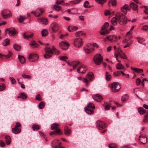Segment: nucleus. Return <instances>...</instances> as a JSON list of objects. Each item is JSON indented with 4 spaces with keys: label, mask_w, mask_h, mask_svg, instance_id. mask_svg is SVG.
Here are the masks:
<instances>
[{
    "label": "nucleus",
    "mask_w": 148,
    "mask_h": 148,
    "mask_svg": "<svg viewBox=\"0 0 148 148\" xmlns=\"http://www.w3.org/2000/svg\"><path fill=\"white\" fill-rule=\"evenodd\" d=\"M10 41L9 40L6 39L3 42V44L4 46H6L9 44Z\"/></svg>",
    "instance_id": "obj_45"
},
{
    "label": "nucleus",
    "mask_w": 148,
    "mask_h": 148,
    "mask_svg": "<svg viewBox=\"0 0 148 148\" xmlns=\"http://www.w3.org/2000/svg\"><path fill=\"white\" fill-rule=\"evenodd\" d=\"M5 139L6 144L7 145H9L11 142L10 137L8 135H6L5 136Z\"/></svg>",
    "instance_id": "obj_26"
},
{
    "label": "nucleus",
    "mask_w": 148,
    "mask_h": 148,
    "mask_svg": "<svg viewBox=\"0 0 148 148\" xmlns=\"http://www.w3.org/2000/svg\"><path fill=\"white\" fill-rule=\"evenodd\" d=\"M82 0H75L73 1H70V3H72L73 4H77L79 3Z\"/></svg>",
    "instance_id": "obj_63"
},
{
    "label": "nucleus",
    "mask_w": 148,
    "mask_h": 148,
    "mask_svg": "<svg viewBox=\"0 0 148 148\" xmlns=\"http://www.w3.org/2000/svg\"><path fill=\"white\" fill-rule=\"evenodd\" d=\"M84 34V32L81 31L77 32L75 33V35L77 36H80Z\"/></svg>",
    "instance_id": "obj_47"
},
{
    "label": "nucleus",
    "mask_w": 148,
    "mask_h": 148,
    "mask_svg": "<svg viewBox=\"0 0 148 148\" xmlns=\"http://www.w3.org/2000/svg\"><path fill=\"white\" fill-rule=\"evenodd\" d=\"M117 18L116 17V15L115 17L113 18L111 21V22L112 25H116L117 23Z\"/></svg>",
    "instance_id": "obj_25"
},
{
    "label": "nucleus",
    "mask_w": 148,
    "mask_h": 148,
    "mask_svg": "<svg viewBox=\"0 0 148 148\" xmlns=\"http://www.w3.org/2000/svg\"><path fill=\"white\" fill-rule=\"evenodd\" d=\"M59 45L62 49L63 50H66L68 49L70 45L66 41H63L60 43Z\"/></svg>",
    "instance_id": "obj_11"
},
{
    "label": "nucleus",
    "mask_w": 148,
    "mask_h": 148,
    "mask_svg": "<svg viewBox=\"0 0 148 148\" xmlns=\"http://www.w3.org/2000/svg\"><path fill=\"white\" fill-rule=\"evenodd\" d=\"M138 111L140 114H143L146 112V110L142 107H139L138 108Z\"/></svg>",
    "instance_id": "obj_33"
},
{
    "label": "nucleus",
    "mask_w": 148,
    "mask_h": 148,
    "mask_svg": "<svg viewBox=\"0 0 148 148\" xmlns=\"http://www.w3.org/2000/svg\"><path fill=\"white\" fill-rule=\"evenodd\" d=\"M38 58V55L34 53H30L28 57L29 60L31 62H33L36 61Z\"/></svg>",
    "instance_id": "obj_8"
},
{
    "label": "nucleus",
    "mask_w": 148,
    "mask_h": 148,
    "mask_svg": "<svg viewBox=\"0 0 148 148\" xmlns=\"http://www.w3.org/2000/svg\"><path fill=\"white\" fill-rule=\"evenodd\" d=\"M130 6L131 8L134 11L137 10L138 8L137 5L134 3L132 2H130Z\"/></svg>",
    "instance_id": "obj_16"
},
{
    "label": "nucleus",
    "mask_w": 148,
    "mask_h": 148,
    "mask_svg": "<svg viewBox=\"0 0 148 148\" xmlns=\"http://www.w3.org/2000/svg\"><path fill=\"white\" fill-rule=\"evenodd\" d=\"M96 126L97 128L100 130L104 129L106 127L105 123L100 120L97 121Z\"/></svg>",
    "instance_id": "obj_9"
},
{
    "label": "nucleus",
    "mask_w": 148,
    "mask_h": 148,
    "mask_svg": "<svg viewBox=\"0 0 148 148\" xmlns=\"http://www.w3.org/2000/svg\"><path fill=\"white\" fill-rule=\"evenodd\" d=\"M105 104L104 103L103 104V106L104 107V109L105 110H108L110 109V105H105Z\"/></svg>",
    "instance_id": "obj_55"
},
{
    "label": "nucleus",
    "mask_w": 148,
    "mask_h": 148,
    "mask_svg": "<svg viewBox=\"0 0 148 148\" xmlns=\"http://www.w3.org/2000/svg\"><path fill=\"white\" fill-rule=\"evenodd\" d=\"M84 110L88 114H91L94 113V111L92 109L88 108H85Z\"/></svg>",
    "instance_id": "obj_27"
},
{
    "label": "nucleus",
    "mask_w": 148,
    "mask_h": 148,
    "mask_svg": "<svg viewBox=\"0 0 148 148\" xmlns=\"http://www.w3.org/2000/svg\"><path fill=\"white\" fill-rule=\"evenodd\" d=\"M61 143L59 142L58 140H55L51 143V146L53 148H63L61 146Z\"/></svg>",
    "instance_id": "obj_7"
},
{
    "label": "nucleus",
    "mask_w": 148,
    "mask_h": 148,
    "mask_svg": "<svg viewBox=\"0 0 148 148\" xmlns=\"http://www.w3.org/2000/svg\"><path fill=\"white\" fill-rule=\"evenodd\" d=\"M9 34L10 36H12L16 34V32L14 29H11L9 32Z\"/></svg>",
    "instance_id": "obj_46"
},
{
    "label": "nucleus",
    "mask_w": 148,
    "mask_h": 148,
    "mask_svg": "<svg viewBox=\"0 0 148 148\" xmlns=\"http://www.w3.org/2000/svg\"><path fill=\"white\" fill-rule=\"evenodd\" d=\"M13 47L16 50L19 51L20 50L21 47L18 45L15 44L14 45Z\"/></svg>",
    "instance_id": "obj_38"
},
{
    "label": "nucleus",
    "mask_w": 148,
    "mask_h": 148,
    "mask_svg": "<svg viewBox=\"0 0 148 148\" xmlns=\"http://www.w3.org/2000/svg\"><path fill=\"white\" fill-rule=\"evenodd\" d=\"M109 33V32L107 30L103 31L100 32V34L104 36L107 34H108Z\"/></svg>",
    "instance_id": "obj_52"
},
{
    "label": "nucleus",
    "mask_w": 148,
    "mask_h": 148,
    "mask_svg": "<svg viewBox=\"0 0 148 148\" xmlns=\"http://www.w3.org/2000/svg\"><path fill=\"white\" fill-rule=\"evenodd\" d=\"M81 63L78 61H72L73 67V69H75L76 67H78Z\"/></svg>",
    "instance_id": "obj_20"
},
{
    "label": "nucleus",
    "mask_w": 148,
    "mask_h": 148,
    "mask_svg": "<svg viewBox=\"0 0 148 148\" xmlns=\"http://www.w3.org/2000/svg\"><path fill=\"white\" fill-rule=\"evenodd\" d=\"M53 8L57 11H59L61 10V7L59 6L54 5Z\"/></svg>",
    "instance_id": "obj_62"
},
{
    "label": "nucleus",
    "mask_w": 148,
    "mask_h": 148,
    "mask_svg": "<svg viewBox=\"0 0 148 148\" xmlns=\"http://www.w3.org/2000/svg\"><path fill=\"white\" fill-rule=\"evenodd\" d=\"M38 21L39 23H41L43 24H47L48 23L47 19L45 18H39L38 19Z\"/></svg>",
    "instance_id": "obj_19"
},
{
    "label": "nucleus",
    "mask_w": 148,
    "mask_h": 148,
    "mask_svg": "<svg viewBox=\"0 0 148 148\" xmlns=\"http://www.w3.org/2000/svg\"><path fill=\"white\" fill-rule=\"evenodd\" d=\"M89 4V3L88 1H86L83 4V6L85 8H88V5Z\"/></svg>",
    "instance_id": "obj_61"
},
{
    "label": "nucleus",
    "mask_w": 148,
    "mask_h": 148,
    "mask_svg": "<svg viewBox=\"0 0 148 148\" xmlns=\"http://www.w3.org/2000/svg\"><path fill=\"white\" fill-rule=\"evenodd\" d=\"M86 78H84L83 79V81L84 82L86 86L88 87V81L87 79V78L89 79V81H92L94 78V75L92 72H89L86 75Z\"/></svg>",
    "instance_id": "obj_3"
},
{
    "label": "nucleus",
    "mask_w": 148,
    "mask_h": 148,
    "mask_svg": "<svg viewBox=\"0 0 148 148\" xmlns=\"http://www.w3.org/2000/svg\"><path fill=\"white\" fill-rule=\"evenodd\" d=\"M12 131L13 133L17 134L21 132V130L18 128H14L12 129Z\"/></svg>",
    "instance_id": "obj_30"
},
{
    "label": "nucleus",
    "mask_w": 148,
    "mask_h": 148,
    "mask_svg": "<svg viewBox=\"0 0 148 148\" xmlns=\"http://www.w3.org/2000/svg\"><path fill=\"white\" fill-rule=\"evenodd\" d=\"M103 60V57L100 54H97L93 57L94 62L97 65L100 64L102 62Z\"/></svg>",
    "instance_id": "obj_2"
},
{
    "label": "nucleus",
    "mask_w": 148,
    "mask_h": 148,
    "mask_svg": "<svg viewBox=\"0 0 148 148\" xmlns=\"http://www.w3.org/2000/svg\"><path fill=\"white\" fill-rule=\"evenodd\" d=\"M18 58L21 64H23L25 62V59L23 56H21L20 55H18Z\"/></svg>",
    "instance_id": "obj_24"
},
{
    "label": "nucleus",
    "mask_w": 148,
    "mask_h": 148,
    "mask_svg": "<svg viewBox=\"0 0 148 148\" xmlns=\"http://www.w3.org/2000/svg\"><path fill=\"white\" fill-rule=\"evenodd\" d=\"M62 134V132L61 131L60 129H58L56 130L52 131L49 133L50 135L51 136L53 134Z\"/></svg>",
    "instance_id": "obj_22"
},
{
    "label": "nucleus",
    "mask_w": 148,
    "mask_h": 148,
    "mask_svg": "<svg viewBox=\"0 0 148 148\" xmlns=\"http://www.w3.org/2000/svg\"><path fill=\"white\" fill-rule=\"evenodd\" d=\"M84 50L85 52L88 54L91 53L93 50V46L90 44H88L84 47Z\"/></svg>",
    "instance_id": "obj_6"
},
{
    "label": "nucleus",
    "mask_w": 148,
    "mask_h": 148,
    "mask_svg": "<svg viewBox=\"0 0 148 148\" xmlns=\"http://www.w3.org/2000/svg\"><path fill=\"white\" fill-rule=\"evenodd\" d=\"M119 85V83L117 82H114L111 84L110 88L112 91L114 92H118L121 88L120 85L119 87H118Z\"/></svg>",
    "instance_id": "obj_5"
},
{
    "label": "nucleus",
    "mask_w": 148,
    "mask_h": 148,
    "mask_svg": "<svg viewBox=\"0 0 148 148\" xmlns=\"http://www.w3.org/2000/svg\"><path fill=\"white\" fill-rule=\"evenodd\" d=\"M107 38L108 39V40L110 42H116L117 40V36L114 35H110L107 36Z\"/></svg>",
    "instance_id": "obj_13"
},
{
    "label": "nucleus",
    "mask_w": 148,
    "mask_h": 148,
    "mask_svg": "<svg viewBox=\"0 0 148 148\" xmlns=\"http://www.w3.org/2000/svg\"><path fill=\"white\" fill-rule=\"evenodd\" d=\"M42 35V36H45L48 34V31L46 29H44L41 31Z\"/></svg>",
    "instance_id": "obj_39"
},
{
    "label": "nucleus",
    "mask_w": 148,
    "mask_h": 148,
    "mask_svg": "<svg viewBox=\"0 0 148 148\" xmlns=\"http://www.w3.org/2000/svg\"><path fill=\"white\" fill-rule=\"evenodd\" d=\"M64 134L66 136L69 135L71 133V130L69 129L68 127H65L64 129Z\"/></svg>",
    "instance_id": "obj_28"
},
{
    "label": "nucleus",
    "mask_w": 148,
    "mask_h": 148,
    "mask_svg": "<svg viewBox=\"0 0 148 148\" xmlns=\"http://www.w3.org/2000/svg\"><path fill=\"white\" fill-rule=\"evenodd\" d=\"M32 127L33 130L34 131H37L40 128L39 125L35 124H34L32 125Z\"/></svg>",
    "instance_id": "obj_35"
},
{
    "label": "nucleus",
    "mask_w": 148,
    "mask_h": 148,
    "mask_svg": "<svg viewBox=\"0 0 148 148\" xmlns=\"http://www.w3.org/2000/svg\"><path fill=\"white\" fill-rule=\"evenodd\" d=\"M119 56L121 58L125 59L126 58V56L124 52H123L122 53L120 54Z\"/></svg>",
    "instance_id": "obj_51"
},
{
    "label": "nucleus",
    "mask_w": 148,
    "mask_h": 148,
    "mask_svg": "<svg viewBox=\"0 0 148 148\" xmlns=\"http://www.w3.org/2000/svg\"><path fill=\"white\" fill-rule=\"evenodd\" d=\"M1 15L4 19L8 18L11 16L10 11L8 10H4L2 11Z\"/></svg>",
    "instance_id": "obj_12"
},
{
    "label": "nucleus",
    "mask_w": 148,
    "mask_h": 148,
    "mask_svg": "<svg viewBox=\"0 0 148 148\" xmlns=\"http://www.w3.org/2000/svg\"><path fill=\"white\" fill-rule=\"evenodd\" d=\"M59 25L56 22H53L50 25L49 31L51 33H54L57 31L59 28Z\"/></svg>",
    "instance_id": "obj_4"
},
{
    "label": "nucleus",
    "mask_w": 148,
    "mask_h": 148,
    "mask_svg": "<svg viewBox=\"0 0 148 148\" xmlns=\"http://www.w3.org/2000/svg\"><path fill=\"white\" fill-rule=\"evenodd\" d=\"M131 69L137 73H142L143 71V70L142 69L133 68V67H131Z\"/></svg>",
    "instance_id": "obj_31"
},
{
    "label": "nucleus",
    "mask_w": 148,
    "mask_h": 148,
    "mask_svg": "<svg viewBox=\"0 0 148 148\" xmlns=\"http://www.w3.org/2000/svg\"><path fill=\"white\" fill-rule=\"evenodd\" d=\"M52 54L53 53H49V54L48 53H46L44 55V57L46 58H49L52 56Z\"/></svg>",
    "instance_id": "obj_57"
},
{
    "label": "nucleus",
    "mask_w": 148,
    "mask_h": 148,
    "mask_svg": "<svg viewBox=\"0 0 148 148\" xmlns=\"http://www.w3.org/2000/svg\"><path fill=\"white\" fill-rule=\"evenodd\" d=\"M34 35L33 34H32L29 35H27L25 33H24L23 34V36L24 38L26 39H28L32 37Z\"/></svg>",
    "instance_id": "obj_43"
},
{
    "label": "nucleus",
    "mask_w": 148,
    "mask_h": 148,
    "mask_svg": "<svg viewBox=\"0 0 148 148\" xmlns=\"http://www.w3.org/2000/svg\"><path fill=\"white\" fill-rule=\"evenodd\" d=\"M60 125L58 123H54L51 126V129L52 130H54V129H57L58 127Z\"/></svg>",
    "instance_id": "obj_32"
},
{
    "label": "nucleus",
    "mask_w": 148,
    "mask_h": 148,
    "mask_svg": "<svg viewBox=\"0 0 148 148\" xmlns=\"http://www.w3.org/2000/svg\"><path fill=\"white\" fill-rule=\"evenodd\" d=\"M116 69L118 70H122L124 69V67L121 63H118L116 65Z\"/></svg>",
    "instance_id": "obj_40"
},
{
    "label": "nucleus",
    "mask_w": 148,
    "mask_h": 148,
    "mask_svg": "<svg viewBox=\"0 0 148 148\" xmlns=\"http://www.w3.org/2000/svg\"><path fill=\"white\" fill-rule=\"evenodd\" d=\"M20 95H21V97L23 99H25L27 97V94L24 92H21Z\"/></svg>",
    "instance_id": "obj_41"
},
{
    "label": "nucleus",
    "mask_w": 148,
    "mask_h": 148,
    "mask_svg": "<svg viewBox=\"0 0 148 148\" xmlns=\"http://www.w3.org/2000/svg\"><path fill=\"white\" fill-rule=\"evenodd\" d=\"M139 140L141 143L145 144L147 142V138L145 135H141L139 137Z\"/></svg>",
    "instance_id": "obj_14"
},
{
    "label": "nucleus",
    "mask_w": 148,
    "mask_h": 148,
    "mask_svg": "<svg viewBox=\"0 0 148 148\" xmlns=\"http://www.w3.org/2000/svg\"><path fill=\"white\" fill-rule=\"evenodd\" d=\"M129 96L127 94L123 95L121 98V101L122 102H125L129 99Z\"/></svg>",
    "instance_id": "obj_21"
},
{
    "label": "nucleus",
    "mask_w": 148,
    "mask_h": 148,
    "mask_svg": "<svg viewBox=\"0 0 148 148\" xmlns=\"http://www.w3.org/2000/svg\"><path fill=\"white\" fill-rule=\"evenodd\" d=\"M123 9H125L126 10H131V9L129 8L128 5L127 4L125 5L122 7V8L121 9L122 11H123Z\"/></svg>",
    "instance_id": "obj_56"
},
{
    "label": "nucleus",
    "mask_w": 148,
    "mask_h": 148,
    "mask_svg": "<svg viewBox=\"0 0 148 148\" xmlns=\"http://www.w3.org/2000/svg\"><path fill=\"white\" fill-rule=\"evenodd\" d=\"M30 45L34 48L38 47L39 45L37 44L34 40H33L30 42L29 44Z\"/></svg>",
    "instance_id": "obj_23"
},
{
    "label": "nucleus",
    "mask_w": 148,
    "mask_h": 148,
    "mask_svg": "<svg viewBox=\"0 0 148 148\" xmlns=\"http://www.w3.org/2000/svg\"><path fill=\"white\" fill-rule=\"evenodd\" d=\"M95 1L99 4H101L102 5L105 2L106 0H95Z\"/></svg>",
    "instance_id": "obj_58"
},
{
    "label": "nucleus",
    "mask_w": 148,
    "mask_h": 148,
    "mask_svg": "<svg viewBox=\"0 0 148 148\" xmlns=\"http://www.w3.org/2000/svg\"><path fill=\"white\" fill-rule=\"evenodd\" d=\"M45 52L47 53H53V52L52 50L49 47H47L45 48Z\"/></svg>",
    "instance_id": "obj_36"
},
{
    "label": "nucleus",
    "mask_w": 148,
    "mask_h": 148,
    "mask_svg": "<svg viewBox=\"0 0 148 148\" xmlns=\"http://www.w3.org/2000/svg\"><path fill=\"white\" fill-rule=\"evenodd\" d=\"M74 44L75 47H80L82 44V39L80 38L75 39L74 41Z\"/></svg>",
    "instance_id": "obj_10"
},
{
    "label": "nucleus",
    "mask_w": 148,
    "mask_h": 148,
    "mask_svg": "<svg viewBox=\"0 0 148 148\" xmlns=\"http://www.w3.org/2000/svg\"><path fill=\"white\" fill-rule=\"evenodd\" d=\"M59 58L61 60L63 61H66V59H68V58L66 56H59Z\"/></svg>",
    "instance_id": "obj_59"
},
{
    "label": "nucleus",
    "mask_w": 148,
    "mask_h": 148,
    "mask_svg": "<svg viewBox=\"0 0 148 148\" xmlns=\"http://www.w3.org/2000/svg\"><path fill=\"white\" fill-rule=\"evenodd\" d=\"M136 38L138 40V42L139 43L142 44L145 41V40L143 38Z\"/></svg>",
    "instance_id": "obj_49"
},
{
    "label": "nucleus",
    "mask_w": 148,
    "mask_h": 148,
    "mask_svg": "<svg viewBox=\"0 0 148 148\" xmlns=\"http://www.w3.org/2000/svg\"><path fill=\"white\" fill-rule=\"evenodd\" d=\"M105 78L106 81H110L112 79V75L108 72H106L105 74Z\"/></svg>",
    "instance_id": "obj_17"
},
{
    "label": "nucleus",
    "mask_w": 148,
    "mask_h": 148,
    "mask_svg": "<svg viewBox=\"0 0 148 148\" xmlns=\"http://www.w3.org/2000/svg\"><path fill=\"white\" fill-rule=\"evenodd\" d=\"M116 17L118 21L121 25H124L127 23V18L126 16L121 13L118 12L116 14Z\"/></svg>",
    "instance_id": "obj_1"
},
{
    "label": "nucleus",
    "mask_w": 148,
    "mask_h": 148,
    "mask_svg": "<svg viewBox=\"0 0 148 148\" xmlns=\"http://www.w3.org/2000/svg\"><path fill=\"white\" fill-rule=\"evenodd\" d=\"M111 4L113 6H116V0H111L108 2V5L109 6H110Z\"/></svg>",
    "instance_id": "obj_29"
},
{
    "label": "nucleus",
    "mask_w": 148,
    "mask_h": 148,
    "mask_svg": "<svg viewBox=\"0 0 148 148\" xmlns=\"http://www.w3.org/2000/svg\"><path fill=\"white\" fill-rule=\"evenodd\" d=\"M26 18L25 16L20 15L18 18V19L19 22L22 23Z\"/></svg>",
    "instance_id": "obj_34"
},
{
    "label": "nucleus",
    "mask_w": 148,
    "mask_h": 148,
    "mask_svg": "<svg viewBox=\"0 0 148 148\" xmlns=\"http://www.w3.org/2000/svg\"><path fill=\"white\" fill-rule=\"evenodd\" d=\"M109 24L108 22H106L104 25L101 27V30H103L109 26Z\"/></svg>",
    "instance_id": "obj_42"
},
{
    "label": "nucleus",
    "mask_w": 148,
    "mask_h": 148,
    "mask_svg": "<svg viewBox=\"0 0 148 148\" xmlns=\"http://www.w3.org/2000/svg\"><path fill=\"white\" fill-rule=\"evenodd\" d=\"M148 29V25H145L143 26L142 28L141 29L144 31H146Z\"/></svg>",
    "instance_id": "obj_64"
},
{
    "label": "nucleus",
    "mask_w": 148,
    "mask_h": 148,
    "mask_svg": "<svg viewBox=\"0 0 148 148\" xmlns=\"http://www.w3.org/2000/svg\"><path fill=\"white\" fill-rule=\"evenodd\" d=\"M6 88V86L4 84H0V91L4 90Z\"/></svg>",
    "instance_id": "obj_44"
},
{
    "label": "nucleus",
    "mask_w": 148,
    "mask_h": 148,
    "mask_svg": "<svg viewBox=\"0 0 148 148\" xmlns=\"http://www.w3.org/2000/svg\"><path fill=\"white\" fill-rule=\"evenodd\" d=\"M12 52L11 51H9L7 55H4V57L6 58H9L12 56Z\"/></svg>",
    "instance_id": "obj_48"
},
{
    "label": "nucleus",
    "mask_w": 148,
    "mask_h": 148,
    "mask_svg": "<svg viewBox=\"0 0 148 148\" xmlns=\"http://www.w3.org/2000/svg\"><path fill=\"white\" fill-rule=\"evenodd\" d=\"M86 108L90 109H94L95 108V106L93 103H90L88 104Z\"/></svg>",
    "instance_id": "obj_37"
},
{
    "label": "nucleus",
    "mask_w": 148,
    "mask_h": 148,
    "mask_svg": "<svg viewBox=\"0 0 148 148\" xmlns=\"http://www.w3.org/2000/svg\"><path fill=\"white\" fill-rule=\"evenodd\" d=\"M78 28L77 27V26H71L68 27V29L69 32H72L76 30Z\"/></svg>",
    "instance_id": "obj_18"
},
{
    "label": "nucleus",
    "mask_w": 148,
    "mask_h": 148,
    "mask_svg": "<svg viewBox=\"0 0 148 148\" xmlns=\"http://www.w3.org/2000/svg\"><path fill=\"white\" fill-rule=\"evenodd\" d=\"M94 99L98 102H101L103 99L102 97L100 95L96 94L93 96Z\"/></svg>",
    "instance_id": "obj_15"
},
{
    "label": "nucleus",
    "mask_w": 148,
    "mask_h": 148,
    "mask_svg": "<svg viewBox=\"0 0 148 148\" xmlns=\"http://www.w3.org/2000/svg\"><path fill=\"white\" fill-rule=\"evenodd\" d=\"M117 146L116 145L113 143L110 144L108 145L109 148H116Z\"/></svg>",
    "instance_id": "obj_54"
},
{
    "label": "nucleus",
    "mask_w": 148,
    "mask_h": 148,
    "mask_svg": "<svg viewBox=\"0 0 148 148\" xmlns=\"http://www.w3.org/2000/svg\"><path fill=\"white\" fill-rule=\"evenodd\" d=\"M45 106V103L44 102H41L39 105V108L40 109H42Z\"/></svg>",
    "instance_id": "obj_53"
},
{
    "label": "nucleus",
    "mask_w": 148,
    "mask_h": 148,
    "mask_svg": "<svg viewBox=\"0 0 148 148\" xmlns=\"http://www.w3.org/2000/svg\"><path fill=\"white\" fill-rule=\"evenodd\" d=\"M22 77L23 78H27V79H30L31 78V77L29 75H26L25 74H23L22 75Z\"/></svg>",
    "instance_id": "obj_60"
},
{
    "label": "nucleus",
    "mask_w": 148,
    "mask_h": 148,
    "mask_svg": "<svg viewBox=\"0 0 148 148\" xmlns=\"http://www.w3.org/2000/svg\"><path fill=\"white\" fill-rule=\"evenodd\" d=\"M143 122L145 123L148 122V112H147L144 116Z\"/></svg>",
    "instance_id": "obj_50"
}]
</instances>
